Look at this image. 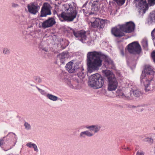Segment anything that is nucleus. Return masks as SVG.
<instances>
[{
	"mask_svg": "<svg viewBox=\"0 0 155 155\" xmlns=\"http://www.w3.org/2000/svg\"><path fill=\"white\" fill-rule=\"evenodd\" d=\"M102 54L96 51L88 52L87 54V65L88 71L91 73L98 70L102 65Z\"/></svg>",
	"mask_w": 155,
	"mask_h": 155,
	"instance_id": "obj_1",
	"label": "nucleus"
},
{
	"mask_svg": "<svg viewBox=\"0 0 155 155\" xmlns=\"http://www.w3.org/2000/svg\"><path fill=\"white\" fill-rule=\"evenodd\" d=\"M63 8L64 11L61 14H58L57 12H54L57 15L61 21H71L76 17L77 12L72 5L69 4H65L63 5Z\"/></svg>",
	"mask_w": 155,
	"mask_h": 155,
	"instance_id": "obj_2",
	"label": "nucleus"
},
{
	"mask_svg": "<svg viewBox=\"0 0 155 155\" xmlns=\"http://www.w3.org/2000/svg\"><path fill=\"white\" fill-rule=\"evenodd\" d=\"M16 139L15 134L13 133H9L5 137L0 139V146L5 144L3 150L5 151L12 149L15 144V140Z\"/></svg>",
	"mask_w": 155,
	"mask_h": 155,
	"instance_id": "obj_3",
	"label": "nucleus"
},
{
	"mask_svg": "<svg viewBox=\"0 0 155 155\" xmlns=\"http://www.w3.org/2000/svg\"><path fill=\"white\" fill-rule=\"evenodd\" d=\"M86 128L89 130H86L81 132L79 134V137L81 138H85L87 137H91L95 134L97 133L101 130V126L98 124H93L90 126H87Z\"/></svg>",
	"mask_w": 155,
	"mask_h": 155,
	"instance_id": "obj_4",
	"label": "nucleus"
},
{
	"mask_svg": "<svg viewBox=\"0 0 155 155\" xmlns=\"http://www.w3.org/2000/svg\"><path fill=\"white\" fill-rule=\"evenodd\" d=\"M140 82L144 85L146 92L152 91L155 90V79L147 78L144 73H142L140 77Z\"/></svg>",
	"mask_w": 155,
	"mask_h": 155,
	"instance_id": "obj_5",
	"label": "nucleus"
},
{
	"mask_svg": "<svg viewBox=\"0 0 155 155\" xmlns=\"http://www.w3.org/2000/svg\"><path fill=\"white\" fill-rule=\"evenodd\" d=\"M103 84V78L98 74L92 75L88 82L89 86L96 89L101 88Z\"/></svg>",
	"mask_w": 155,
	"mask_h": 155,
	"instance_id": "obj_6",
	"label": "nucleus"
},
{
	"mask_svg": "<svg viewBox=\"0 0 155 155\" xmlns=\"http://www.w3.org/2000/svg\"><path fill=\"white\" fill-rule=\"evenodd\" d=\"M134 3L140 14L143 15L148 9V5L145 0H135Z\"/></svg>",
	"mask_w": 155,
	"mask_h": 155,
	"instance_id": "obj_7",
	"label": "nucleus"
},
{
	"mask_svg": "<svg viewBox=\"0 0 155 155\" xmlns=\"http://www.w3.org/2000/svg\"><path fill=\"white\" fill-rule=\"evenodd\" d=\"M70 32L73 33L74 36L80 40L82 42L88 43L87 38L86 35V32L83 31H75L73 29L70 30Z\"/></svg>",
	"mask_w": 155,
	"mask_h": 155,
	"instance_id": "obj_8",
	"label": "nucleus"
},
{
	"mask_svg": "<svg viewBox=\"0 0 155 155\" xmlns=\"http://www.w3.org/2000/svg\"><path fill=\"white\" fill-rule=\"evenodd\" d=\"M105 20H101L99 18H93L90 21L92 27L99 29L104 28L105 24Z\"/></svg>",
	"mask_w": 155,
	"mask_h": 155,
	"instance_id": "obj_9",
	"label": "nucleus"
},
{
	"mask_svg": "<svg viewBox=\"0 0 155 155\" xmlns=\"http://www.w3.org/2000/svg\"><path fill=\"white\" fill-rule=\"evenodd\" d=\"M127 49L130 53L134 54L140 53L141 50L140 45L136 42L129 44L128 45Z\"/></svg>",
	"mask_w": 155,
	"mask_h": 155,
	"instance_id": "obj_10",
	"label": "nucleus"
},
{
	"mask_svg": "<svg viewBox=\"0 0 155 155\" xmlns=\"http://www.w3.org/2000/svg\"><path fill=\"white\" fill-rule=\"evenodd\" d=\"M40 8L37 1L31 2L27 5L28 12L34 15H35L38 12Z\"/></svg>",
	"mask_w": 155,
	"mask_h": 155,
	"instance_id": "obj_11",
	"label": "nucleus"
},
{
	"mask_svg": "<svg viewBox=\"0 0 155 155\" xmlns=\"http://www.w3.org/2000/svg\"><path fill=\"white\" fill-rule=\"evenodd\" d=\"M135 24L132 22H127L125 24L120 25V28L122 31L127 33H130L134 31Z\"/></svg>",
	"mask_w": 155,
	"mask_h": 155,
	"instance_id": "obj_12",
	"label": "nucleus"
},
{
	"mask_svg": "<svg viewBox=\"0 0 155 155\" xmlns=\"http://www.w3.org/2000/svg\"><path fill=\"white\" fill-rule=\"evenodd\" d=\"M107 89L109 91L115 90L117 87L118 83L115 77L107 80Z\"/></svg>",
	"mask_w": 155,
	"mask_h": 155,
	"instance_id": "obj_13",
	"label": "nucleus"
},
{
	"mask_svg": "<svg viewBox=\"0 0 155 155\" xmlns=\"http://www.w3.org/2000/svg\"><path fill=\"white\" fill-rule=\"evenodd\" d=\"M40 14V16L41 17H46L47 15L51 14L50 6L48 3H45L43 4L41 11Z\"/></svg>",
	"mask_w": 155,
	"mask_h": 155,
	"instance_id": "obj_14",
	"label": "nucleus"
},
{
	"mask_svg": "<svg viewBox=\"0 0 155 155\" xmlns=\"http://www.w3.org/2000/svg\"><path fill=\"white\" fill-rule=\"evenodd\" d=\"M120 27V25L112 28L111 29L112 33L115 37H120L124 35V34Z\"/></svg>",
	"mask_w": 155,
	"mask_h": 155,
	"instance_id": "obj_15",
	"label": "nucleus"
},
{
	"mask_svg": "<svg viewBox=\"0 0 155 155\" xmlns=\"http://www.w3.org/2000/svg\"><path fill=\"white\" fill-rule=\"evenodd\" d=\"M55 23V19L52 18H50L44 21L41 25L44 28H45L52 26Z\"/></svg>",
	"mask_w": 155,
	"mask_h": 155,
	"instance_id": "obj_16",
	"label": "nucleus"
},
{
	"mask_svg": "<svg viewBox=\"0 0 155 155\" xmlns=\"http://www.w3.org/2000/svg\"><path fill=\"white\" fill-rule=\"evenodd\" d=\"M66 68L67 70L70 73L75 72L77 69L76 64L72 61L69 62L66 64Z\"/></svg>",
	"mask_w": 155,
	"mask_h": 155,
	"instance_id": "obj_17",
	"label": "nucleus"
},
{
	"mask_svg": "<svg viewBox=\"0 0 155 155\" xmlns=\"http://www.w3.org/2000/svg\"><path fill=\"white\" fill-rule=\"evenodd\" d=\"M68 56L69 55L67 52H64L58 55V57L59 58L60 62L63 64L64 63L65 60L68 59Z\"/></svg>",
	"mask_w": 155,
	"mask_h": 155,
	"instance_id": "obj_18",
	"label": "nucleus"
},
{
	"mask_svg": "<svg viewBox=\"0 0 155 155\" xmlns=\"http://www.w3.org/2000/svg\"><path fill=\"white\" fill-rule=\"evenodd\" d=\"M102 72L104 75L107 77V80L115 77L114 74L110 70H103Z\"/></svg>",
	"mask_w": 155,
	"mask_h": 155,
	"instance_id": "obj_19",
	"label": "nucleus"
},
{
	"mask_svg": "<svg viewBox=\"0 0 155 155\" xmlns=\"http://www.w3.org/2000/svg\"><path fill=\"white\" fill-rule=\"evenodd\" d=\"M144 71V73H144L145 75L146 74H147L150 75H153L155 73L152 68L150 66H146ZM145 76H146V75Z\"/></svg>",
	"mask_w": 155,
	"mask_h": 155,
	"instance_id": "obj_20",
	"label": "nucleus"
},
{
	"mask_svg": "<svg viewBox=\"0 0 155 155\" xmlns=\"http://www.w3.org/2000/svg\"><path fill=\"white\" fill-rule=\"evenodd\" d=\"M91 12H96L99 9L98 4L97 1L93 2L91 6ZM95 13H94V14Z\"/></svg>",
	"mask_w": 155,
	"mask_h": 155,
	"instance_id": "obj_21",
	"label": "nucleus"
},
{
	"mask_svg": "<svg viewBox=\"0 0 155 155\" xmlns=\"http://www.w3.org/2000/svg\"><path fill=\"white\" fill-rule=\"evenodd\" d=\"M46 97L49 99L53 101H56L58 100V99L57 96L49 93L48 94Z\"/></svg>",
	"mask_w": 155,
	"mask_h": 155,
	"instance_id": "obj_22",
	"label": "nucleus"
},
{
	"mask_svg": "<svg viewBox=\"0 0 155 155\" xmlns=\"http://www.w3.org/2000/svg\"><path fill=\"white\" fill-rule=\"evenodd\" d=\"M26 145L29 148H33L34 150L36 152L38 151V149L37 145L34 143H33L31 142H28L26 144Z\"/></svg>",
	"mask_w": 155,
	"mask_h": 155,
	"instance_id": "obj_23",
	"label": "nucleus"
},
{
	"mask_svg": "<svg viewBox=\"0 0 155 155\" xmlns=\"http://www.w3.org/2000/svg\"><path fill=\"white\" fill-rule=\"evenodd\" d=\"M149 21L150 23L155 22V11H153L151 13Z\"/></svg>",
	"mask_w": 155,
	"mask_h": 155,
	"instance_id": "obj_24",
	"label": "nucleus"
},
{
	"mask_svg": "<svg viewBox=\"0 0 155 155\" xmlns=\"http://www.w3.org/2000/svg\"><path fill=\"white\" fill-rule=\"evenodd\" d=\"M132 94H133L136 97H139L141 94V92L138 90H135L133 91H131L130 94L131 95Z\"/></svg>",
	"mask_w": 155,
	"mask_h": 155,
	"instance_id": "obj_25",
	"label": "nucleus"
},
{
	"mask_svg": "<svg viewBox=\"0 0 155 155\" xmlns=\"http://www.w3.org/2000/svg\"><path fill=\"white\" fill-rule=\"evenodd\" d=\"M36 88L38 90L39 92L42 95L46 97L48 93H47L44 90L41 89L38 87L36 86Z\"/></svg>",
	"mask_w": 155,
	"mask_h": 155,
	"instance_id": "obj_26",
	"label": "nucleus"
},
{
	"mask_svg": "<svg viewBox=\"0 0 155 155\" xmlns=\"http://www.w3.org/2000/svg\"><path fill=\"white\" fill-rule=\"evenodd\" d=\"M105 64H107L109 65H111V66L113 64V62L112 60H111L109 58L107 57L105 60Z\"/></svg>",
	"mask_w": 155,
	"mask_h": 155,
	"instance_id": "obj_27",
	"label": "nucleus"
},
{
	"mask_svg": "<svg viewBox=\"0 0 155 155\" xmlns=\"http://www.w3.org/2000/svg\"><path fill=\"white\" fill-rule=\"evenodd\" d=\"M142 45L145 49H147L148 47L147 40L146 39H143L142 41Z\"/></svg>",
	"mask_w": 155,
	"mask_h": 155,
	"instance_id": "obj_28",
	"label": "nucleus"
},
{
	"mask_svg": "<svg viewBox=\"0 0 155 155\" xmlns=\"http://www.w3.org/2000/svg\"><path fill=\"white\" fill-rule=\"evenodd\" d=\"M82 10L83 12L85 15H86L87 14H89V15H91L94 14V12H89L87 8L83 9Z\"/></svg>",
	"mask_w": 155,
	"mask_h": 155,
	"instance_id": "obj_29",
	"label": "nucleus"
},
{
	"mask_svg": "<svg viewBox=\"0 0 155 155\" xmlns=\"http://www.w3.org/2000/svg\"><path fill=\"white\" fill-rule=\"evenodd\" d=\"M24 126L25 128L27 130H29L31 129V125L28 122H25L24 124Z\"/></svg>",
	"mask_w": 155,
	"mask_h": 155,
	"instance_id": "obj_30",
	"label": "nucleus"
},
{
	"mask_svg": "<svg viewBox=\"0 0 155 155\" xmlns=\"http://www.w3.org/2000/svg\"><path fill=\"white\" fill-rule=\"evenodd\" d=\"M3 53L5 55H8L10 53V51L9 49L7 48H3Z\"/></svg>",
	"mask_w": 155,
	"mask_h": 155,
	"instance_id": "obj_31",
	"label": "nucleus"
},
{
	"mask_svg": "<svg viewBox=\"0 0 155 155\" xmlns=\"http://www.w3.org/2000/svg\"><path fill=\"white\" fill-rule=\"evenodd\" d=\"M119 5H122L125 3V0H114Z\"/></svg>",
	"mask_w": 155,
	"mask_h": 155,
	"instance_id": "obj_32",
	"label": "nucleus"
},
{
	"mask_svg": "<svg viewBox=\"0 0 155 155\" xmlns=\"http://www.w3.org/2000/svg\"><path fill=\"white\" fill-rule=\"evenodd\" d=\"M144 141L145 142H147L149 143H152L153 142V139L150 137H147L144 139Z\"/></svg>",
	"mask_w": 155,
	"mask_h": 155,
	"instance_id": "obj_33",
	"label": "nucleus"
},
{
	"mask_svg": "<svg viewBox=\"0 0 155 155\" xmlns=\"http://www.w3.org/2000/svg\"><path fill=\"white\" fill-rule=\"evenodd\" d=\"M78 75V77L80 78H83L85 77V74L84 73V72L83 71H82L81 72H79Z\"/></svg>",
	"mask_w": 155,
	"mask_h": 155,
	"instance_id": "obj_34",
	"label": "nucleus"
},
{
	"mask_svg": "<svg viewBox=\"0 0 155 155\" xmlns=\"http://www.w3.org/2000/svg\"><path fill=\"white\" fill-rule=\"evenodd\" d=\"M68 83H68V84L70 87L71 88H74L77 87L76 86L74 83H73L72 84H71L70 82H69Z\"/></svg>",
	"mask_w": 155,
	"mask_h": 155,
	"instance_id": "obj_35",
	"label": "nucleus"
},
{
	"mask_svg": "<svg viewBox=\"0 0 155 155\" xmlns=\"http://www.w3.org/2000/svg\"><path fill=\"white\" fill-rule=\"evenodd\" d=\"M11 6L13 8H17L19 6V5L18 4L14 2L12 3Z\"/></svg>",
	"mask_w": 155,
	"mask_h": 155,
	"instance_id": "obj_36",
	"label": "nucleus"
},
{
	"mask_svg": "<svg viewBox=\"0 0 155 155\" xmlns=\"http://www.w3.org/2000/svg\"><path fill=\"white\" fill-rule=\"evenodd\" d=\"M35 80L38 83H41V80L40 77H35Z\"/></svg>",
	"mask_w": 155,
	"mask_h": 155,
	"instance_id": "obj_37",
	"label": "nucleus"
},
{
	"mask_svg": "<svg viewBox=\"0 0 155 155\" xmlns=\"http://www.w3.org/2000/svg\"><path fill=\"white\" fill-rule=\"evenodd\" d=\"M119 96L124 98H125L127 97L121 91L120 92V93L119 94Z\"/></svg>",
	"mask_w": 155,
	"mask_h": 155,
	"instance_id": "obj_38",
	"label": "nucleus"
},
{
	"mask_svg": "<svg viewBox=\"0 0 155 155\" xmlns=\"http://www.w3.org/2000/svg\"><path fill=\"white\" fill-rule=\"evenodd\" d=\"M151 34L153 39H155V28L152 31Z\"/></svg>",
	"mask_w": 155,
	"mask_h": 155,
	"instance_id": "obj_39",
	"label": "nucleus"
},
{
	"mask_svg": "<svg viewBox=\"0 0 155 155\" xmlns=\"http://www.w3.org/2000/svg\"><path fill=\"white\" fill-rule=\"evenodd\" d=\"M148 2L150 4H153L155 3V0H148Z\"/></svg>",
	"mask_w": 155,
	"mask_h": 155,
	"instance_id": "obj_40",
	"label": "nucleus"
},
{
	"mask_svg": "<svg viewBox=\"0 0 155 155\" xmlns=\"http://www.w3.org/2000/svg\"><path fill=\"white\" fill-rule=\"evenodd\" d=\"M143 153L142 152H140L138 151L136 155H143Z\"/></svg>",
	"mask_w": 155,
	"mask_h": 155,
	"instance_id": "obj_41",
	"label": "nucleus"
},
{
	"mask_svg": "<svg viewBox=\"0 0 155 155\" xmlns=\"http://www.w3.org/2000/svg\"><path fill=\"white\" fill-rule=\"evenodd\" d=\"M120 54L122 56H124V52L123 50H121Z\"/></svg>",
	"mask_w": 155,
	"mask_h": 155,
	"instance_id": "obj_42",
	"label": "nucleus"
},
{
	"mask_svg": "<svg viewBox=\"0 0 155 155\" xmlns=\"http://www.w3.org/2000/svg\"><path fill=\"white\" fill-rule=\"evenodd\" d=\"M30 85L31 86H32V87H36V86L34 85V84H30Z\"/></svg>",
	"mask_w": 155,
	"mask_h": 155,
	"instance_id": "obj_43",
	"label": "nucleus"
},
{
	"mask_svg": "<svg viewBox=\"0 0 155 155\" xmlns=\"http://www.w3.org/2000/svg\"><path fill=\"white\" fill-rule=\"evenodd\" d=\"M42 50H43V51H47V50L45 48H43Z\"/></svg>",
	"mask_w": 155,
	"mask_h": 155,
	"instance_id": "obj_44",
	"label": "nucleus"
}]
</instances>
